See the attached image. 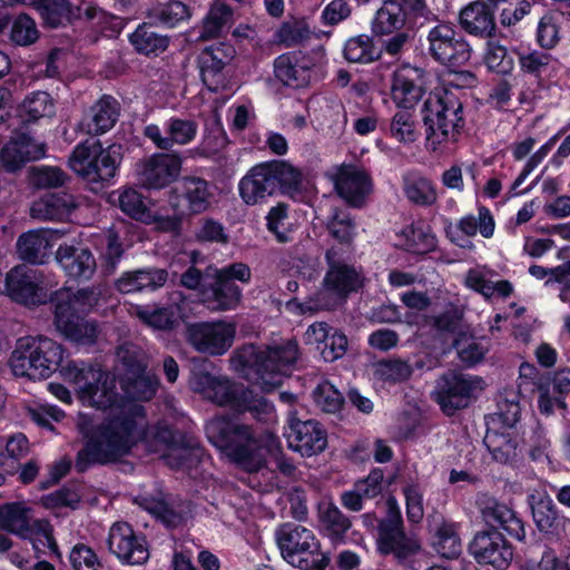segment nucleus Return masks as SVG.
Returning <instances> with one entry per match:
<instances>
[{"label":"nucleus","mask_w":570,"mask_h":570,"mask_svg":"<svg viewBox=\"0 0 570 570\" xmlns=\"http://www.w3.org/2000/svg\"><path fill=\"white\" fill-rule=\"evenodd\" d=\"M145 417L141 405L120 409L99 423L91 415L80 413L76 426L83 445L77 452L75 470L85 473L91 466L116 463L130 454L146 438V428L138 422V419Z\"/></svg>","instance_id":"obj_1"},{"label":"nucleus","mask_w":570,"mask_h":570,"mask_svg":"<svg viewBox=\"0 0 570 570\" xmlns=\"http://www.w3.org/2000/svg\"><path fill=\"white\" fill-rule=\"evenodd\" d=\"M66 380L72 382L80 399L89 402L98 410L120 407L124 399L130 401H149L158 389L159 381L155 375H141L120 380L122 394L117 391V376L91 362H73L65 368Z\"/></svg>","instance_id":"obj_2"},{"label":"nucleus","mask_w":570,"mask_h":570,"mask_svg":"<svg viewBox=\"0 0 570 570\" xmlns=\"http://www.w3.org/2000/svg\"><path fill=\"white\" fill-rule=\"evenodd\" d=\"M491 502L492 505L480 507L485 525L474 533L469 542L468 552L480 566L507 570L513 560L514 547L500 529L505 531L511 539L523 542L525 527L512 508L501 501Z\"/></svg>","instance_id":"obj_3"},{"label":"nucleus","mask_w":570,"mask_h":570,"mask_svg":"<svg viewBox=\"0 0 570 570\" xmlns=\"http://www.w3.org/2000/svg\"><path fill=\"white\" fill-rule=\"evenodd\" d=\"M213 363L206 360H193L189 386L213 403L227 406L238 414L250 413L255 419L267 415L273 404L264 396L226 376L212 373Z\"/></svg>","instance_id":"obj_4"},{"label":"nucleus","mask_w":570,"mask_h":570,"mask_svg":"<svg viewBox=\"0 0 570 570\" xmlns=\"http://www.w3.org/2000/svg\"><path fill=\"white\" fill-rule=\"evenodd\" d=\"M210 444L232 462L248 472H257L266 464V449L250 425L238 417L216 415L205 424Z\"/></svg>","instance_id":"obj_5"},{"label":"nucleus","mask_w":570,"mask_h":570,"mask_svg":"<svg viewBox=\"0 0 570 570\" xmlns=\"http://www.w3.org/2000/svg\"><path fill=\"white\" fill-rule=\"evenodd\" d=\"M124 155L121 144L105 147L101 140L88 138L73 147L68 165L91 191L99 193L117 181Z\"/></svg>","instance_id":"obj_6"},{"label":"nucleus","mask_w":570,"mask_h":570,"mask_svg":"<svg viewBox=\"0 0 570 570\" xmlns=\"http://www.w3.org/2000/svg\"><path fill=\"white\" fill-rule=\"evenodd\" d=\"M55 325L61 335L77 345H94L98 337V325L88 315L97 305L94 288H80L76 293H56Z\"/></svg>","instance_id":"obj_7"},{"label":"nucleus","mask_w":570,"mask_h":570,"mask_svg":"<svg viewBox=\"0 0 570 570\" xmlns=\"http://www.w3.org/2000/svg\"><path fill=\"white\" fill-rule=\"evenodd\" d=\"M63 352V347L49 337H20L10 355L9 365L16 376L31 381L46 380L59 368L66 379L65 368L75 361L62 366Z\"/></svg>","instance_id":"obj_8"},{"label":"nucleus","mask_w":570,"mask_h":570,"mask_svg":"<svg viewBox=\"0 0 570 570\" xmlns=\"http://www.w3.org/2000/svg\"><path fill=\"white\" fill-rule=\"evenodd\" d=\"M460 88H443L423 104L422 119L426 140L432 145L458 141L465 128Z\"/></svg>","instance_id":"obj_9"},{"label":"nucleus","mask_w":570,"mask_h":570,"mask_svg":"<svg viewBox=\"0 0 570 570\" xmlns=\"http://www.w3.org/2000/svg\"><path fill=\"white\" fill-rule=\"evenodd\" d=\"M298 356L297 342L289 340L284 344L254 350L242 364L247 368L248 375L254 376L256 384L271 392L282 385L284 377L292 373Z\"/></svg>","instance_id":"obj_10"},{"label":"nucleus","mask_w":570,"mask_h":570,"mask_svg":"<svg viewBox=\"0 0 570 570\" xmlns=\"http://www.w3.org/2000/svg\"><path fill=\"white\" fill-rule=\"evenodd\" d=\"M275 540L282 558L299 570H325L330 557L311 529L295 522H285L275 530Z\"/></svg>","instance_id":"obj_11"},{"label":"nucleus","mask_w":570,"mask_h":570,"mask_svg":"<svg viewBox=\"0 0 570 570\" xmlns=\"http://www.w3.org/2000/svg\"><path fill=\"white\" fill-rule=\"evenodd\" d=\"M386 515L376 518L375 513H365L364 524L376 525V551L380 556H393L400 564H404L420 551V544L404 531L403 518L397 501H383Z\"/></svg>","instance_id":"obj_12"},{"label":"nucleus","mask_w":570,"mask_h":570,"mask_svg":"<svg viewBox=\"0 0 570 570\" xmlns=\"http://www.w3.org/2000/svg\"><path fill=\"white\" fill-rule=\"evenodd\" d=\"M481 383L479 376L448 370L436 380L432 397L442 413L452 417L478 399L476 390L481 389Z\"/></svg>","instance_id":"obj_13"},{"label":"nucleus","mask_w":570,"mask_h":570,"mask_svg":"<svg viewBox=\"0 0 570 570\" xmlns=\"http://www.w3.org/2000/svg\"><path fill=\"white\" fill-rule=\"evenodd\" d=\"M215 185L197 174L180 176L170 188L168 204L173 212L197 216L206 213L215 197Z\"/></svg>","instance_id":"obj_14"},{"label":"nucleus","mask_w":570,"mask_h":570,"mask_svg":"<svg viewBox=\"0 0 570 570\" xmlns=\"http://www.w3.org/2000/svg\"><path fill=\"white\" fill-rule=\"evenodd\" d=\"M426 40L430 57L449 69L460 68L471 58L470 43L451 22L439 21L429 30Z\"/></svg>","instance_id":"obj_15"},{"label":"nucleus","mask_w":570,"mask_h":570,"mask_svg":"<svg viewBox=\"0 0 570 570\" xmlns=\"http://www.w3.org/2000/svg\"><path fill=\"white\" fill-rule=\"evenodd\" d=\"M7 296L14 303L26 307H37L46 304L50 297L41 272L18 265L11 268L4 278Z\"/></svg>","instance_id":"obj_16"},{"label":"nucleus","mask_w":570,"mask_h":570,"mask_svg":"<svg viewBox=\"0 0 570 570\" xmlns=\"http://www.w3.org/2000/svg\"><path fill=\"white\" fill-rule=\"evenodd\" d=\"M186 341L197 352L224 355L233 345L236 327L224 321L194 322L186 325Z\"/></svg>","instance_id":"obj_17"},{"label":"nucleus","mask_w":570,"mask_h":570,"mask_svg":"<svg viewBox=\"0 0 570 570\" xmlns=\"http://www.w3.org/2000/svg\"><path fill=\"white\" fill-rule=\"evenodd\" d=\"M284 436L288 448L303 458L317 455L327 446V431L324 425L313 419L301 420L292 411L287 414Z\"/></svg>","instance_id":"obj_18"},{"label":"nucleus","mask_w":570,"mask_h":570,"mask_svg":"<svg viewBox=\"0 0 570 570\" xmlns=\"http://www.w3.org/2000/svg\"><path fill=\"white\" fill-rule=\"evenodd\" d=\"M107 544L110 553L125 566H141L150 556L146 535L137 533L125 521H117L110 527Z\"/></svg>","instance_id":"obj_19"},{"label":"nucleus","mask_w":570,"mask_h":570,"mask_svg":"<svg viewBox=\"0 0 570 570\" xmlns=\"http://www.w3.org/2000/svg\"><path fill=\"white\" fill-rule=\"evenodd\" d=\"M327 271L324 276V286L327 291L341 297L357 293L364 286V276L352 264H347L341 249L333 246L325 253Z\"/></svg>","instance_id":"obj_20"},{"label":"nucleus","mask_w":570,"mask_h":570,"mask_svg":"<svg viewBox=\"0 0 570 570\" xmlns=\"http://www.w3.org/2000/svg\"><path fill=\"white\" fill-rule=\"evenodd\" d=\"M425 70L403 63L391 77V98L400 109H412L423 98Z\"/></svg>","instance_id":"obj_21"},{"label":"nucleus","mask_w":570,"mask_h":570,"mask_svg":"<svg viewBox=\"0 0 570 570\" xmlns=\"http://www.w3.org/2000/svg\"><path fill=\"white\" fill-rule=\"evenodd\" d=\"M316 67L315 58L302 50L279 55L274 60V76L284 86L301 89L309 86Z\"/></svg>","instance_id":"obj_22"},{"label":"nucleus","mask_w":570,"mask_h":570,"mask_svg":"<svg viewBox=\"0 0 570 570\" xmlns=\"http://www.w3.org/2000/svg\"><path fill=\"white\" fill-rule=\"evenodd\" d=\"M181 170V158L176 154L157 153L146 159L139 171L141 185L158 190L176 183Z\"/></svg>","instance_id":"obj_23"},{"label":"nucleus","mask_w":570,"mask_h":570,"mask_svg":"<svg viewBox=\"0 0 570 570\" xmlns=\"http://www.w3.org/2000/svg\"><path fill=\"white\" fill-rule=\"evenodd\" d=\"M334 187L337 195L353 208H362L366 197L372 193L373 183L370 174L353 165L342 166L335 177Z\"/></svg>","instance_id":"obj_24"},{"label":"nucleus","mask_w":570,"mask_h":570,"mask_svg":"<svg viewBox=\"0 0 570 570\" xmlns=\"http://www.w3.org/2000/svg\"><path fill=\"white\" fill-rule=\"evenodd\" d=\"M235 57V48L228 43H219L204 49L198 57L200 77L204 85L213 92L225 87V68Z\"/></svg>","instance_id":"obj_25"},{"label":"nucleus","mask_w":570,"mask_h":570,"mask_svg":"<svg viewBox=\"0 0 570 570\" xmlns=\"http://www.w3.org/2000/svg\"><path fill=\"white\" fill-rule=\"evenodd\" d=\"M273 174L272 160H267L253 166L239 180V195L246 205L261 204L278 195Z\"/></svg>","instance_id":"obj_26"},{"label":"nucleus","mask_w":570,"mask_h":570,"mask_svg":"<svg viewBox=\"0 0 570 570\" xmlns=\"http://www.w3.org/2000/svg\"><path fill=\"white\" fill-rule=\"evenodd\" d=\"M459 24L468 35L490 39L498 35L495 10L484 0L471 1L459 11Z\"/></svg>","instance_id":"obj_27"},{"label":"nucleus","mask_w":570,"mask_h":570,"mask_svg":"<svg viewBox=\"0 0 570 570\" xmlns=\"http://www.w3.org/2000/svg\"><path fill=\"white\" fill-rule=\"evenodd\" d=\"M45 146L39 145L28 134L22 132L11 138L0 150V166L7 173H17L28 163L45 156Z\"/></svg>","instance_id":"obj_28"},{"label":"nucleus","mask_w":570,"mask_h":570,"mask_svg":"<svg viewBox=\"0 0 570 570\" xmlns=\"http://www.w3.org/2000/svg\"><path fill=\"white\" fill-rule=\"evenodd\" d=\"M242 292L237 284H229L214 273L202 289L200 302L210 311H232L240 303Z\"/></svg>","instance_id":"obj_29"},{"label":"nucleus","mask_w":570,"mask_h":570,"mask_svg":"<svg viewBox=\"0 0 570 570\" xmlns=\"http://www.w3.org/2000/svg\"><path fill=\"white\" fill-rule=\"evenodd\" d=\"M168 279L165 268L146 267L124 272L115 282V287L122 294L155 292L163 287Z\"/></svg>","instance_id":"obj_30"},{"label":"nucleus","mask_w":570,"mask_h":570,"mask_svg":"<svg viewBox=\"0 0 570 570\" xmlns=\"http://www.w3.org/2000/svg\"><path fill=\"white\" fill-rule=\"evenodd\" d=\"M56 258L66 275L75 281H88L96 272V259L88 248L60 245Z\"/></svg>","instance_id":"obj_31"},{"label":"nucleus","mask_w":570,"mask_h":570,"mask_svg":"<svg viewBox=\"0 0 570 570\" xmlns=\"http://www.w3.org/2000/svg\"><path fill=\"white\" fill-rule=\"evenodd\" d=\"M167 529H177L193 518L194 501H132Z\"/></svg>","instance_id":"obj_32"},{"label":"nucleus","mask_w":570,"mask_h":570,"mask_svg":"<svg viewBox=\"0 0 570 570\" xmlns=\"http://www.w3.org/2000/svg\"><path fill=\"white\" fill-rule=\"evenodd\" d=\"M26 501H11L0 505V530L12 533L23 540H33L35 521L31 522V509Z\"/></svg>","instance_id":"obj_33"},{"label":"nucleus","mask_w":570,"mask_h":570,"mask_svg":"<svg viewBox=\"0 0 570 570\" xmlns=\"http://www.w3.org/2000/svg\"><path fill=\"white\" fill-rule=\"evenodd\" d=\"M272 164L278 195L302 202L306 195L303 171L286 160L273 159Z\"/></svg>","instance_id":"obj_34"},{"label":"nucleus","mask_w":570,"mask_h":570,"mask_svg":"<svg viewBox=\"0 0 570 570\" xmlns=\"http://www.w3.org/2000/svg\"><path fill=\"white\" fill-rule=\"evenodd\" d=\"M32 4L39 11L43 24L52 29L81 19L85 10L80 4H73L70 0H36Z\"/></svg>","instance_id":"obj_35"},{"label":"nucleus","mask_w":570,"mask_h":570,"mask_svg":"<svg viewBox=\"0 0 570 570\" xmlns=\"http://www.w3.org/2000/svg\"><path fill=\"white\" fill-rule=\"evenodd\" d=\"M318 527L332 543H342L352 527L350 518L333 501H317Z\"/></svg>","instance_id":"obj_36"},{"label":"nucleus","mask_w":570,"mask_h":570,"mask_svg":"<svg viewBox=\"0 0 570 570\" xmlns=\"http://www.w3.org/2000/svg\"><path fill=\"white\" fill-rule=\"evenodd\" d=\"M77 204L72 194L65 190L49 191L40 200L33 203L31 207L32 215L48 220H63Z\"/></svg>","instance_id":"obj_37"},{"label":"nucleus","mask_w":570,"mask_h":570,"mask_svg":"<svg viewBox=\"0 0 570 570\" xmlns=\"http://www.w3.org/2000/svg\"><path fill=\"white\" fill-rule=\"evenodd\" d=\"M404 28L413 30L410 27V18L401 10L395 0H383L371 21L373 36H390Z\"/></svg>","instance_id":"obj_38"},{"label":"nucleus","mask_w":570,"mask_h":570,"mask_svg":"<svg viewBox=\"0 0 570 570\" xmlns=\"http://www.w3.org/2000/svg\"><path fill=\"white\" fill-rule=\"evenodd\" d=\"M128 41L138 55L151 58L159 57L168 49L170 38L158 33L153 23L142 22L128 35Z\"/></svg>","instance_id":"obj_39"},{"label":"nucleus","mask_w":570,"mask_h":570,"mask_svg":"<svg viewBox=\"0 0 570 570\" xmlns=\"http://www.w3.org/2000/svg\"><path fill=\"white\" fill-rule=\"evenodd\" d=\"M90 114V120L87 122L88 134L104 135L117 124L120 116V104L111 95L104 94L91 106Z\"/></svg>","instance_id":"obj_40"},{"label":"nucleus","mask_w":570,"mask_h":570,"mask_svg":"<svg viewBox=\"0 0 570 570\" xmlns=\"http://www.w3.org/2000/svg\"><path fill=\"white\" fill-rule=\"evenodd\" d=\"M234 21V10L223 0H214L206 16L203 18V24L199 38L209 40L220 37L228 31Z\"/></svg>","instance_id":"obj_41"},{"label":"nucleus","mask_w":570,"mask_h":570,"mask_svg":"<svg viewBox=\"0 0 570 570\" xmlns=\"http://www.w3.org/2000/svg\"><path fill=\"white\" fill-rule=\"evenodd\" d=\"M373 33L350 37L343 47V57L350 63L368 65L382 58V49L375 45Z\"/></svg>","instance_id":"obj_42"},{"label":"nucleus","mask_w":570,"mask_h":570,"mask_svg":"<svg viewBox=\"0 0 570 570\" xmlns=\"http://www.w3.org/2000/svg\"><path fill=\"white\" fill-rule=\"evenodd\" d=\"M483 443L493 460L499 463L508 464L517 458L518 441L515 436L507 430L499 431L488 428Z\"/></svg>","instance_id":"obj_43"},{"label":"nucleus","mask_w":570,"mask_h":570,"mask_svg":"<svg viewBox=\"0 0 570 570\" xmlns=\"http://www.w3.org/2000/svg\"><path fill=\"white\" fill-rule=\"evenodd\" d=\"M518 58L520 71L538 82H541L544 77L550 76L554 70L552 65L558 62V59L551 53L537 49L519 52Z\"/></svg>","instance_id":"obj_44"},{"label":"nucleus","mask_w":570,"mask_h":570,"mask_svg":"<svg viewBox=\"0 0 570 570\" xmlns=\"http://www.w3.org/2000/svg\"><path fill=\"white\" fill-rule=\"evenodd\" d=\"M49 247L50 243L43 230H29L20 235L17 240L20 258L30 264H43Z\"/></svg>","instance_id":"obj_45"},{"label":"nucleus","mask_w":570,"mask_h":570,"mask_svg":"<svg viewBox=\"0 0 570 570\" xmlns=\"http://www.w3.org/2000/svg\"><path fill=\"white\" fill-rule=\"evenodd\" d=\"M193 16V8L180 0H169L153 8L149 18L154 19L159 26L165 28H176L188 20Z\"/></svg>","instance_id":"obj_46"},{"label":"nucleus","mask_w":570,"mask_h":570,"mask_svg":"<svg viewBox=\"0 0 570 570\" xmlns=\"http://www.w3.org/2000/svg\"><path fill=\"white\" fill-rule=\"evenodd\" d=\"M432 547L444 559H455L462 552L458 527L452 522H442L432 539Z\"/></svg>","instance_id":"obj_47"},{"label":"nucleus","mask_w":570,"mask_h":570,"mask_svg":"<svg viewBox=\"0 0 570 570\" xmlns=\"http://www.w3.org/2000/svg\"><path fill=\"white\" fill-rule=\"evenodd\" d=\"M483 62L489 71L501 76L510 75L514 69L513 55L495 38L487 39Z\"/></svg>","instance_id":"obj_48"},{"label":"nucleus","mask_w":570,"mask_h":570,"mask_svg":"<svg viewBox=\"0 0 570 570\" xmlns=\"http://www.w3.org/2000/svg\"><path fill=\"white\" fill-rule=\"evenodd\" d=\"M177 307L166 306H138L137 317L147 326L159 331H170L177 325Z\"/></svg>","instance_id":"obj_49"},{"label":"nucleus","mask_w":570,"mask_h":570,"mask_svg":"<svg viewBox=\"0 0 570 570\" xmlns=\"http://www.w3.org/2000/svg\"><path fill=\"white\" fill-rule=\"evenodd\" d=\"M389 135L405 145L417 140L420 132L411 109H401L394 114L389 125Z\"/></svg>","instance_id":"obj_50"},{"label":"nucleus","mask_w":570,"mask_h":570,"mask_svg":"<svg viewBox=\"0 0 570 570\" xmlns=\"http://www.w3.org/2000/svg\"><path fill=\"white\" fill-rule=\"evenodd\" d=\"M144 195L134 187H125L118 193V206L128 217L146 222L150 216Z\"/></svg>","instance_id":"obj_51"},{"label":"nucleus","mask_w":570,"mask_h":570,"mask_svg":"<svg viewBox=\"0 0 570 570\" xmlns=\"http://www.w3.org/2000/svg\"><path fill=\"white\" fill-rule=\"evenodd\" d=\"M204 455L205 450L202 446L191 445L187 440L186 445L168 454L166 460L171 469L191 472L198 469Z\"/></svg>","instance_id":"obj_52"},{"label":"nucleus","mask_w":570,"mask_h":570,"mask_svg":"<svg viewBox=\"0 0 570 570\" xmlns=\"http://www.w3.org/2000/svg\"><path fill=\"white\" fill-rule=\"evenodd\" d=\"M316 405L325 413L336 414L345 404L343 394L328 381H323L313 392Z\"/></svg>","instance_id":"obj_53"},{"label":"nucleus","mask_w":570,"mask_h":570,"mask_svg":"<svg viewBox=\"0 0 570 570\" xmlns=\"http://www.w3.org/2000/svg\"><path fill=\"white\" fill-rule=\"evenodd\" d=\"M197 122L191 119L171 117L165 122V130L168 134L170 149L174 145H187L197 135Z\"/></svg>","instance_id":"obj_54"},{"label":"nucleus","mask_w":570,"mask_h":570,"mask_svg":"<svg viewBox=\"0 0 570 570\" xmlns=\"http://www.w3.org/2000/svg\"><path fill=\"white\" fill-rule=\"evenodd\" d=\"M404 194L411 203L423 207L433 205L438 198L432 180L425 177L406 181Z\"/></svg>","instance_id":"obj_55"},{"label":"nucleus","mask_w":570,"mask_h":570,"mask_svg":"<svg viewBox=\"0 0 570 570\" xmlns=\"http://www.w3.org/2000/svg\"><path fill=\"white\" fill-rule=\"evenodd\" d=\"M533 521L541 532H551L560 524V515L553 501H528Z\"/></svg>","instance_id":"obj_56"},{"label":"nucleus","mask_w":570,"mask_h":570,"mask_svg":"<svg viewBox=\"0 0 570 570\" xmlns=\"http://www.w3.org/2000/svg\"><path fill=\"white\" fill-rule=\"evenodd\" d=\"M535 40L544 50L557 47L560 41V18L553 13L543 14L537 27Z\"/></svg>","instance_id":"obj_57"},{"label":"nucleus","mask_w":570,"mask_h":570,"mask_svg":"<svg viewBox=\"0 0 570 570\" xmlns=\"http://www.w3.org/2000/svg\"><path fill=\"white\" fill-rule=\"evenodd\" d=\"M453 348L456 351L459 360L466 366L472 367L480 363L488 350L473 337L460 335L453 341Z\"/></svg>","instance_id":"obj_58"},{"label":"nucleus","mask_w":570,"mask_h":570,"mask_svg":"<svg viewBox=\"0 0 570 570\" xmlns=\"http://www.w3.org/2000/svg\"><path fill=\"white\" fill-rule=\"evenodd\" d=\"M395 1L399 3L401 10L410 18V27L412 29L429 22L439 21L438 14L432 11L426 0Z\"/></svg>","instance_id":"obj_59"},{"label":"nucleus","mask_w":570,"mask_h":570,"mask_svg":"<svg viewBox=\"0 0 570 570\" xmlns=\"http://www.w3.org/2000/svg\"><path fill=\"white\" fill-rule=\"evenodd\" d=\"M39 38L35 20L26 14L20 13L14 18L10 29V40L17 46H29L35 43Z\"/></svg>","instance_id":"obj_60"},{"label":"nucleus","mask_w":570,"mask_h":570,"mask_svg":"<svg viewBox=\"0 0 570 570\" xmlns=\"http://www.w3.org/2000/svg\"><path fill=\"white\" fill-rule=\"evenodd\" d=\"M23 108L28 119L31 121H36L46 116H51L55 112L52 98L47 91L31 92L26 97Z\"/></svg>","instance_id":"obj_61"},{"label":"nucleus","mask_w":570,"mask_h":570,"mask_svg":"<svg viewBox=\"0 0 570 570\" xmlns=\"http://www.w3.org/2000/svg\"><path fill=\"white\" fill-rule=\"evenodd\" d=\"M311 31L303 21H284L276 31V38L285 47H295L309 39Z\"/></svg>","instance_id":"obj_62"},{"label":"nucleus","mask_w":570,"mask_h":570,"mask_svg":"<svg viewBox=\"0 0 570 570\" xmlns=\"http://www.w3.org/2000/svg\"><path fill=\"white\" fill-rule=\"evenodd\" d=\"M83 16L87 20L92 21L97 19V24L104 37L112 38L120 33L122 29L121 20L111 13H108L94 6H87L83 10Z\"/></svg>","instance_id":"obj_63"},{"label":"nucleus","mask_w":570,"mask_h":570,"mask_svg":"<svg viewBox=\"0 0 570 570\" xmlns=\"http://www.w3.org/2000/svg\"><path fill=\"white\" fill-rule=\"evenodd\" d=\"M69 560L73 570H101L102 568L94 549L83 543H77L71 549Z\"/></svg>","instance_id":"obj_64"}]
</instances>
